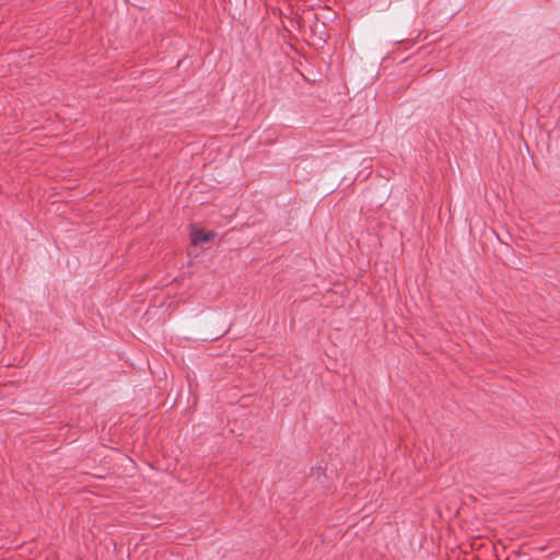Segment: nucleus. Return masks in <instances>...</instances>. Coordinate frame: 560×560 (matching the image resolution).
Listing matches in <instances>:
<instances>
[{
    "label": "nucleus",
    "instance_id": "f257e3e1",
    "mask_svg": "<svg viewBox=\"0 0 560 560\" xmlns=\"http://www.w3.org/2000/svg\"><path fill=\"white\" fill-rule=\"evenodd\" d=\"M190 237H191V243L197 245V244L207 243V242L211 241L214 237V233L213 232H203V231L199 230V231L192 232Z\"/></svg>",
    "mask_w": 560,
    "mask_h": 560
},
{
    "label": "nucleus",
    "instance_id": "f03ea898",
    "mask_svg": "<svg viewBox=\"0 0 560 560\" xmlns=\"http://www.w3.org/2000/svg\"><path fill=\"white\" fill-rule=\"evenodd\" d=\"M410 45H415L416 44V39H411V40H407Z\"/></svg>",
    "mask_w": 560,
    "mask_h": 560
}]
</instances>
